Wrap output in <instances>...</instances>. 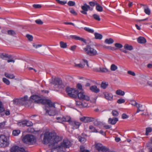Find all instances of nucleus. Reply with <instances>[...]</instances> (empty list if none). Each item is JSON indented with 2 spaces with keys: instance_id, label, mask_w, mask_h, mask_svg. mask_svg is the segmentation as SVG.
<instances>
[{
  "instance_id": "nucleus-1",
  "label": "nucleus",
  "mask_w": 152,
  "mask_h": 152,
  "mask_svg": "<svg viewBox=\"0 0 152 152\" xmlns=\"http://www.w3.org/2000/svg\"><path fill=\"white\" fill-rule=\"evenodd\" d=\"M59 136L54 134L48 132H46L44 135L43 142L45 144L49 143V147L52 148L56 147L54 146L56 144L61 140Z\"/></svg>"
},
{
  "instance_id": "nucleus-2",
  "label": "nucleus",
  "mask_w": 152,
  "mask_h": 152,
  "mask_svg": "<svg viewBox=\"0 0 152 152\" xmlns=\"http://www.w3.org/2000/svg\"><path fill=\"white\" fill-rule=\"evenodd\" d=\"M46 104L48 105L49 106L46 108V113L50 116L55 115L56 113V110L54 104L49 100Z\"/></svg>"
},
{
  "instance_id": "nucleus-3",
  "label": "nucleus",
  "mask_w": 152,
  "mask_h": 152,
  "mask_svg": "<svg viewBox=\"0 0 152 152\" xmlns=\"http://www.w3.org/2000/svg\"><path fill=\"white\" fill-rule=\"evenodd\" d=\"M22 141L25 143L31 145L36 143V140L33 135L31 134H27L23 137Z\"/></svg>"
},
{
  "instance_id": "nucleus-4",
  "label": "nucleus",
  "mask_w": 152,
  "mask_h": 152,
  "mask_svg": "<svg viewBox=\"0 0 152 152\" xmlns=\"http://www.w3.org/2000/svg\"><path fill=\"white\" fill-rule=\"evenodd\" d=\"M10 144L9 137L4 134L0 135V147L5 148L9 146Z\"/></svg>"
},
{
  "instance_id": "nucleus-5",
  "label": "nucleus",
  "mask_w": 152,
  "mask_h": 152,
  "mask_svg": "<svg viewBox=\"0 0 152 152\" xmlns=\"http://www.w3.org/2000/svg\"><path fill=\"white\" fill-rule=\"evenodd\" d=\"M86 54L90 56H94L98 54L96 50L89 45H87L83 48Z\"/></svg>"
},
{
  "instance_id": "nucleus-6",
  "label": "nucleus",
  "mask_w": 152,
  "mask_h": 152,
  "mask_svg": "<svg viewBox=\"0 0 152 152\" xmlns=\"http://www.w3.org/2000/svg\"><path fill=\"white\" fill-rule=\"evenodd\" d=\"M31 99L35 102L39 103H42L43 104H46V103L49 100V99H42L41 97L37 95H34L31 96Z\"/></svg>"
},
{
  "instance_id": "nucleus-7",
  "label": "nucleus",
  "mask_w": 152,
  "mask_h": 152,
  "mask_svg": "<svg viewBox=\"0 0 152 152\" xmlns=\"http://www.w3.org/2000/svg\"><path fill=\"white\" fill-rule=\"evenodd\" d=\"M66 91L69 96L74 98L77 97L78 91L76 89L68 87L66 89Z\"/></svg>"
},
{
  "instance_id": "nucleus-8",
  "label": "nucleus",
  "mask_w": 152,
  "mask_h": 152,
  "mask_svg": "<svg viewBox=\"0 0 152 152\" xmlns=\"http://www.w3.org/2000/svg\"><path fill=\"white\" fill-rule=\"evenodd\" d=\"M71 146V142L68 139H66L64 140L63 142L58 147L60 148L63 149L69 148Z\"/></svg>"
},
{
  "instance_id": "nucleus-9",
  "label": "nucleus",
  "mask_w": 152,
  "mask_h": 152,
  "mask_svg": "<svg viewBox=\"0 0 152 152\" xmlns=\"http://www.w3.org/2000/svg\"><path fill=\"white\" fill-rule=\"evenodd\" d=\"M83 5L81 6V8L82 10L80 11L83 14L87 15V12L89 10H92L93 9V8L87 5L86 3H84Z\"/></svg>"
},
{
  "instance_id": "nucleus-10",
  "label": "nucleus",
  "mask_w": 152,
  "mask_h": 152,
  "mask_svg": "<svg viewBox=\"0 0 152 152\" xmlns=\"http://www.w3.org/2000/svg\"><path fill=\"white\" fill-rule=\"evenodd\" d=\"M77 96L78 98L80 99H83L86 101H89L90 99L89 97L83 92H80L78 93V91Z\"/></svg>"
},
{
  "instance_id": "nucleus-11",
  "label": "nucleus",
  "mask_w": 152,
  "mask_h": 152,
  "mask_svg": "<svg viewBox=\"0 0 152 152\" xmlns=\"http://www.w3.org/2000/svg\"><path fill=\"white\" fill-rule=\"evenodd\" d=\"M10 152H26L24 149L20 148L18 146L15 145L12 146L11 148Z\"/></svg>"
},
{
  "instance_id": "nucleus-12",
  "label": "nucleus",
  "mask_w": 152,
  "mask_h": 152,
  "mask_svg": "<svg viewBox=\"0 0 152 152\" xmlns=\"http://www.w3.org/2000/svg\"><path fill=\"white\" fill-rule=\"evenodd\" d=\"M52 83L55 86L58 85L61 86V87H64V86L62 85V80L59 78H57L55 79L54 81L52 82Z\"/></svg>"
},
{
  "instance_id": "nucleus-13",
  "label": "nucleus",
  "mask_w": 152,
  "mask_h": 152,
  "mask_svg": "<svg viewBox=\"0 0 152 152\" xmlns=\"http://www.w3.org/2000/svg\"><path fill=\"white\" fill-rule=\"evenodd\" d=\"M94 118L93 117H83L80 118V120L85 123L89 122L94 121Z\"/></svg>"
},
{
  "instance_id": "nucleus-14",
  "label": "nucleus",
  "mask_w": 152,
  "mask_h": 152,
  "mask_svg": "<svg viewBox=\"0 0 152 152\" xmlns=\"http://www.w3.org/2000/svg\"><path fill=\"white\" fill-rule=\"evenodd\" d=\"M70 124L72 126L73 129H75L78 128L81 123L78 121H74L70 122Z\"/></svg>"
},
{
  "instance_id": "nucleus-15",
  "label": "nucleus",
  "mask_w": 152,
  "mask_h": 152,
  "mask_svg": "<svg viewBox=\"0 0 152 152\" xmlns=\"http://www.w3.org/2000/svg\"><path fill=\"white\" fill-rule=\"evenodd\" d=\"M70 38L72 39L80 41L84 43L86 42V40L85 39L83 38L80 37L76 35H72L70 36Z\"/></svg>"
},
{
  "instance_id": "nucleus-16",
  "label": "nucleus",
  "mask_w": 152,
  "mask_h": 152,
  "mask_svg": "<svg viewBox=\"0 0 152 152\" xmlns=\"http://www.w3.org/2000/svg\"><path fill=\"white\" fill-rule=\"evenodd\" d=\"M103 94L105 98L108 100H111L113 99V94L107 92L104 93Z\"/></svg>"
},
{
  "instance_id": "nucleus-17",
  "label": "nucleus",
  "mask_w": 152,
  "mask_h": 152,
  "mask_svg": "<svg viewBox=\"0 0 152 152\" xmlns=\"http://www.w3.org/2000/svg\"><path fill=\"white\" fill-rule=\"evenodd\" d=\"M118 119L117 118H110L108 119V122L109 124L112 125L115 124L118 121Z\"/></svg>"
},
{
  "instance_id": "nucleus-18",
  "label": "nucleus",
  "mask_w": 152,
  "mask_h": 152,
  "mask_svg": "<svg viewBox=\"0 0 152 152\" xmlns=\"http://www.w3.org/2000/svg\"><path fill=\"white\" fill-rule=\"evenodd\" d=\"M90 89L92 92L96 93L99 91V89L96 86H92L90 87Z\"/></svg>"
},
{
  "instance_id": "nucleus-19",
  "label": "nucleus",
  "mask_w": 152,
  "mask_h": 152,
  "mask_svg": "<svg viewBox=\"0 0 152 152\" xmlns=\"http://www.w3.org/2000/svg\"><path fill=\"white\" fill-rule=\"evenodd\" d=\"M21 124L24 126H31L33 125V124L31 121H23Z\"/></svg>"
},
{
  "instance_id": "nucleus-20",
  "label": "nucleus",
  "mask_w": 152,
  "mask_h": 152,
  "mask_svg": "<svg viewBox=\"0 0 152 152\" xmlns=\"http://www.w3.org/2000/svg\"><path fill=\"white\" fill-rule=\"evenodd\" d=\"M137 40L138 42L140 44L145 43L146 42L145 39L142 37H138L137 39Z\"/></svg>"
},
{
  "instance_id": "nucleus-21",
  "label": "nucleus",
  "mask_w": 152,
  "mask_h": 152,
  "mask_svg": "<svg viewBox=\"0 0 152 152\" xmlns=\"http://www.w3.org/2000/svg\"><path fill=\"white\" fill-rule=\"evenodd\" d=\"M136 107L137 108V110L136 113H139L140 111H142L144 110V109L142 108V105L141 104L137 103L136 105Z\"/></svg>"
},
{
  "instance_id": "nucleus-22",
  "label": "nucleus",
  "mask_w": 152,
  "mask_h": 152,
  "mask_svg": "<svg viewBox=\"0 0 152 152\" xmlns=\"http://www.w3.org/2000/svg\"><path fill=\"white\" fill-rule=\"evenodd\" d=\"M4 75L7 77L11 79H14L15 77L13 74H10L7 72L4 73Z\"/></svg>"
},
{
  "instance_id": "nucleus-23",
  "label": "nucleus",
  "mask_w": 152,
  "mask_h": 152,
  "mask_svg": "<svg viewBox=\"0 0 152 152\" xmlns=\"http://www.w3.org/2000/svg\"><path fill=\"white\" fill-rule=\"evenodd\" d=\"M85 66V64H83V62H81L79 64H75V66L76 67L80 68H83Z\"/></svg>"
},
{
  "instance_id": "nucleus-24",
  "label": "nucleus",
  "mask_w": 152,
  "mask_h": 152,
  "mask_svg": "<svg viewBox=\"0 0 152 152\" xmlns=\"http://www.w3.org/2000/svg\"><path fill=\"white\" fill-rule=\"evenodd\" d=\"M124 48L128 50H131L133 49V47L128 44H125L124 46Z\"/></svg>"
},
{
  "instance_id": "nucleus-25",
  "label": "nucleus",
  "mask_w": 152,
  "mask_h": 152,
  "mask_svg": "<svg viewBox=\"0 0 152 152\" xmlns=\"http://www.w3.org/2000/svg\"><path fill=\"white\" fill-rule=\"evenodd\" d=\"M94 36L95 38L96 39H101L102 38V35L98 33H95Z\"/></svg>"
},
{
  "instance_id": "nucleus-26",
  "label": "nucleus",
  "mask_w": 152,
  "mask_h": 152,
  "mask_svg": "<svg viewBox=\"0 0 152 152\" xmlns=\"http://www.w3.org/2000/svg\"><path fill=\"white\" fill-rule=\"evenodd\" d=\"M104 42L106 44H111L113 43L114 40L111 38L107 39L105 40Z\"/></svg>"
},
{
  "instance_id": "nucleus-27",
  "label": "nucleus",
  "mask_w": 152,
  "mask_h": 152,
  "mask_svg": "<svg viewBox=\"0 0 152 152\" xmlns=\"http://www.w3.org/2000/svg\"><path fill=\"white\" fill-rule=\"evenodd\" d=\"M60 47L63 48H66L67 47L66 43L63 41H61L60 42Z\"/></svg>"
},
{
  "instance_id": "nucleus-28",
  "label": "nucleus",
  "mask_w": 152,
  "mask_h": 152,
  "mask_svg": "<svg viewBox=\"0 0 152 152\" xmlns=\"http://www.w3.org/2000/svg\"><path fill=\"white\" fill-rule=\"evenodd\" d=\"M108 85V82H102L101 84V87L102 88L105 89L106 88Z\"/></svg>"
},
{
  "instance_id": "nucleus-29",
  "label": "nucleus",
  "mask_w": 152,
  "mask_h": 152,
  "mask_svg": "<svg viewBox=\"0 0 152 152\" xmlns=\"http://www.w3.org/2000/svg\"><path fill=\"white\" fill-rule=\"evenodd\" d=\"M144 11L145 12L147 15H149L151 14V10L147 6L144 8Z\"/></svg>"
},
{
  "instance_id": "nucleus-30",
  "label": "nucleus",
  "mask_w": 152,
  "mask_h": 152,
  "mask_svg": "<svg viewBox=\"0 0 152 152\" xmlns=\"http://www.w3.org/2000/svg\"><path fill=\"white\" fill-rule=\"evenodd\" d=\"M96 9L97 11L99 12H102L103 11V8L98 3L97 4L96 6Z\"/></svg>"
},
{
  "instance_id": "nucleus-31",
  "label": "nucleus",
  "mask_w": 152,
  "mask_h": 152,
  "mask_svg": "<svg viewBox=\"0 0 152 152\" xmlns=\"http://www.w3.org/2000/svg\"><path fill=\"white\" fill-rule=\"evenodd\" d=\"M116 93L117 94L121 96H124L125 92L121 90H118L116 91Z\"/></svg>"
},
{
  "instance_id": "nucleus-32",
  "label": "nucleus",
  "mask_w": 152,
  "mask_h": 152,
  "mask_svg": "<svg viewBox=\"0 0 152 152\" xmlns=\"http://www.w3.org/2000/svg\"><path fill=\"white\" fill-rule=\"evenodd\" d=\"M118 68V66L115 64H112L111 65L110 69L112 71H115Z\"/></svg>"
},
{
  "instance_id": "nucleus-33",
  "label": "nucleus",
  "mask_w": 152,
  "mask_h": 152,
  "mask_svg": "<svg viewBox=\"0 0 152 152\" xmlns=\"http://www.w3.org/2000/svg\"><path fill=\"white\" fill-rule=\"evenodd\" d=\"M84 29L88 32L93 33L94 32V31L93 29L89 28L88 27H85L84 28Z\"/></svg>"
},
{
  "instance_id": "nucleus-34",
  "label": "nucleus",
  "mask_w": 152,
  "mask_h": 152,
  "mask_svg": "<svg viewBox=\"0 0 152 152\" xmlns=\"http://www.w3.org/2000/svg\"><path fill=\"white\" fill-rule=\"evenodd\" d=\"M95 71L97 72H108V70L107 69L104 68H100L99 70H96Z\"/></svg>"
},
{
  "instance_id": "nucleus-35",
  "label": "nucleus",
  "mask_w": 152,
  "mask_h": 152,
  "mask_svg": "<svg viewBox=\"0 0 152 152\" xmlns=\"http://www.w3.org/2000/svg\"><path fill=\"white\" fill-rule=\"evenodd\" d=\"M89 129L91 130V132H98V131L94 127L92 126H89Z\"/></svg>"
},
{
  "instance_id": "nucleus-36",
  "label": "nucleus",
  "mask_w": 152,
  "mask_h": 152,
  "mask_svg": "<svg viewBox=\"0 0 152 152\" xmlns=\"http://www.w3.org/2000/svg\"><path fill=\"white\" fill-rule=\"evenodd\" d=\"M63 119L64 120V122H68L70 124V122L72 121L71 120V118L69 117L68 116H66L65 117H63Z\"/></svg>"
},
{
  "instance_id": "nucleus-37",
  "label": "nucleus",
  "mask_w": 152,
  "mask_h": 152,
  "mask_svg": "<svg viewBox=\"0 0 152 152\" xmlns=\"http://www.w3.org/2000/svg\"><path fill=\"white\" fill-rule=\"evenodd\" d=\"M147 146L149 147L150 150V152H152V138L151 140V142L147 144Z\"/></svg>"
},
{
  "instance_id": "nucleus-38",
  "label": "nucleus",
  "mask_w": 152,
  "mask_h": 152,
  "mask_svg": "<svg viewBox=\"0 0 152 152\" xmlns=\"http://www.w3.org/2000/svg\"><path fill=\"white\" fill-rule=\"evenodd\" d=\"M20 133V131L19 130H14L12 132V134L14 136H16L18 135Z\"/></svg>"
},
{
  "instance_id": "nucleus-39",
  "label": "nucleus",
  "mask_w": 152,
  "mask_h": 152,
  "mask_svg": "<svg viewBox=\"0 0 152 152\" xmlns=\"http://www.w3.org/2000/svg\"><path fill=\"white\" fill-rule=\"evenodd\" d=\"M80 152H90L88 150L85 149V147L83 146H80Z\"/></svg>"
},
{
  "instance_id": "nucleus-40",
  "label": "nucleus",
  "mask_w": 152,
  "mask_h": 152,
  "mask_svg": "<svg viewBox=\"0 0 152 152\" xmlns=\"http://www.w3.org/2000/svg\"><path fill=\"white\" fill-rule=\"evenodd\" d=\"M8 34L12 36H14L16 33L15 31L12 30H8L7 31Z\"/></svg>"
},
{
  "instance_id": "nucleus-41",
  "label": "nucleus",
  "mask_w": 152,
  "mask_h": 152,
  "mask_svg": "<svg viewBox=\"0 0 152 152\" xmlns=\"http://www.w3.org/2000/svg\"><path fill=\"white\" fill-rule=\"evenodd\" d=\"M152 131V128L151 127H148L146 128L145 134L147 135L149 133L151 132Z\"/></svg>"
},
{
  "instance_id": "nucleus-42",
  "label": "nucleus",
  "mask_w": 152,
  "mask_h": 152,
  "mask_svg": "<svg viewBox=\"0 0 152 152\" xmlns=\"http://www.w3.org/2000/svg\"><path fill=\"white\" fill-rule=\"evenodd\" d=\"M78 138L79 141L82 143H84L86 141V139L84 137H79Z\"/></svg>"
},
{
  "instance_id": "nucleus-43",
  "label": "nucleus",
  "mask_w": 152,
  "mask_h": 152,
  "mask_svg": "<svg viewBox=\"0 0 152 152\" xmlns=\"http://www.w3.org/2000/svg\"><path fill=\"white\" fill-rule=\"evenodd\" d=\"M94 124L95 125L98 126L100 125L101 124V122L99 121L98 119H95L94 121Z\"/></svg>"
},
{
  "instance_id": "nucleus-44",
  "label": "nucleus",
  "mask_w": 152,
  "mask_h": 152,
  "mask_svg": "<svg viewBox=\"0 0 152 152\" xmlns=\"http://www.w3.org/2000/svg\"><path fill=\"white\" fill-rule=\"evenodd\" d=\"M2 80L4 83L7 85H9L10 83V81L5 78H3Z\"/></svg>"
},
{
  "instance_id": "nucleus-45",
  "label": "nucleus",
  "mask_w": 152,
  "mask_h": 152,
  "mask_svg": "<svg viewBox=\"0 0 152 152\" xmlns=\"http://www.w3.org/2000/svg\"><path fill=\"white\" fill-rule=\"evenodd\" d=\"M0 57L2 59L5 60L6 58H8V56L7 54L2 53L1 54Z\"/></svg>"
},
{
  "instance_id": "nucleus-46",
  "label": "nucleus",
  "mask_w": 152,
  "mask_h": 152,
  "mask_svg": "<svg viewBox=\"0 0 152 152\" xmlns=\"http://www.w3.org/2000/svg\"><path fill=\"white\" fill-rule=\"evenodd\" d=\"M56 1L59 4L63 5L67 3V1H61L60 0H56Z\"/></svg>"
},
{
  "instance_id": "nucleus-47",
  "label": "nucleus",
  "mask_w": 152,
  "mask_h": 152,
  "mask_svg": "<svg viewBox=\"0 0 152 152\" xmlns=\"http://www.w3.org/2000/svg\"><path fill=\"white\" fill-rule=\"evenodd\" d=\"M93 16L94 18L97 20L99 21L101 20L99 16L96 14L93 15Z\"/></svg>"
},
{
  "instance_id": "nucleus-48",
  "label": "nucleus",
  "mask_w": 152,
  "mask_h": 152,
  "mask_svg": "<svg viewBox=\"0 0 152 152\" xmlns=\"http://www.w3.org/2000/svg\"><path fill=\"white\" fill-rule=\"evenodd\" d=\"M69 11L71 13L74 15H77V13L76 12L75 10L72 8L69 9Z\"/></svg>"
},
{
  "instance_id": "nucleus-49",
  "label": "nucleus",
  "mask_w": 152,
  "mask_h": 152,
  "mask_svg": "<svg viewBox=\"0 0 152 152\" xmlns=\"http://www.w3.org/2000/svg\"><path fill=\"white\" fill-rule=\"evenodd\" d=\"M89 5L92 7H94L96 5L97 3L96 1H90L89 2Z\"/></svg>"
},
{
  "instance_id": "nucleus-50",
  "label": "nucleus",
  "mask_w": 152,
  "mask_h": 152,
  "mask_svg": "<svg viewBox=\"0 0 152 152\" xmlns=\"http://www.w3.org/2000/svg\"><path fill=\"white\" fill-rule=\"evenodd\" d=\"M33 46L35 48H40L42 46V44H36L34 43L33 44Z\"/></svg>"
},
{
  "instance_id": "nucleus-51",
  "label": "nucleus",
  "mask_w": 152,
  "mask_h": 152,
  "mask_svg": "<svg viewBox=\"0 0 152 152\" xmlns=\"http://www.w3.org/2000/svg\"><path fill=\"white\" fill-rule=\"evenodd\" d=\"M125 101V100L124 99H120L118 100L117 102L119 104H121L124 103Z\"/></svg>"
},
{
  "instance_id": "nucleus-52",
  "label": "nucleus",
  "mask_w": 152,
  "mask_h": 152,
  "mask_svg": "<svg viewBox=\"0 0 152 152\" xmlns=\"http://www.w3.org/2000/svg\"><path fill=\"white\" fill-rule=\"evenodd\" d=\"M115 46L116 47L118 48H120L123 47V45L122 44L118 43H115Z\"/></svg>"
},
{
  "instance_id": "nucleus-53",
  "label": "nucleus",
  "mask_w": 152,
  "mask_h": 152,
  "mask_svg": "<svg viewBox=\"0 0 152 152\" xmlns=\"http://www.w3.org/2000/svg\"><path fill=\"white\" fill-rule=\"evenodd\" d=\"M67 4L69 6H73L75 5V3L74 1H69L68 2Z\"/></svg>"
},
{
  "instance_id": "nucleus-54",
  "label": "nucleus",
  "mask_w": 152,
  "mask_h": 152,
  "mask_svg": "<svg viewBox=\"0 0 152 152\" xmlns=\"http://www.w3.org/2000/svg\"><path fill=\"white\" fill-rule=\"evenodd\" d=\"M26 37L28 38V39L31 41L33 40V37L32 35L27 34L26 35Z\"/></svg>"
},
{
  "instance_id": "nucleus-55",
  "label": "nucleus",
  "mask_w": 152,
  "mask_h": 152,
  "mask_svg": "<svg viewBox=\"0 0 152 152\" xmlns=\"http://www.w3.org/2000/svg\"><path fill=\"white\" fill-rule=\"evenodd\" d=\"M112 115L114 116H117L118 115V112L116 110H113L112 111Z\"/></svg>"
},
{
  "instance_id": "nucleus-56",
  "label": "nucleus",
  "mask_w": 152,
  "mask_h": 152,
  "mask_svg": "<svg viewBox=\"0 0 152 152\" xmlns=\"http://www.w3.org/2000/svg\"><path fill=\"white\" fill-rule=\"evenodd\" d=\"M4 110V107L1 102L0 101V113L2 112Z\"/></svg>"
},
{
  "instance_id": "nucleus-57",
  "label": "nucleus",
  "mask_w": 152,
  "mask_h": 152,
  "mask_svg": "<svg viewBox=\"0 0 152 152\" xmlns=\"http://www.w3.org/2000/svg\"><path fill=\"white\" fill-rule=\"evenodd\" d=\"M35 22L37 24L42 25L43 24V22L40 19H37L35 20Z\"/></svg>"
},
{
  "instance_id": "nucleus-58",
  "label": "nucleus",
  "mask_w": 152,
  "mask_h": 152,
  "mask_svg": "<svg viewBox=\"0 0 152 152\" xmlns=\"http://www.w3.org/2000/svg\"><path fill=\"white\" fill-rule=\"evenodd\" d=\"M57 120L58 121V122L59 123H62L64 122V119H63V117H57L56 118Z\"/></svg>"
},
{
  "instance_id": "nucleus-59",
  "label": "nucleus",
  "mask_w": 152,
  "mask_h": 152,
  "mask_svg": "<svg viewBox=\"0 0 152 152\" xmlns=\"http://www.w3.org/2000/svg\"><path fill=\"white\" fill-rule=\"evenodd\" d=\"M127 73L133 76H135L136 75V74L134 72L131 71H128L127 72Z\"/></svg>"
},
{
  "instance_id": "nucleus-60",
  "label": "nucleus",
  "mask_w": 152,
  "mask_h": 152,
  "mask_svg": "<svg viewBox=\"0 0 152 152\" xmlns=\"http://www.w3.org/2000/svg\"><path fill=\"white\" fill-rule=\"evenodd\" d=\"M77 88L80 90H82V86L81 84L78 83L77 85Z\"/></svg>"
},
{
  "instance_id": "nucleus-61",
  "label": "nucleus",
  "mask_w": 152,
  "mask_h": 152,
  "mask_svg": "<svg viewBox=\"0 0 152 152\" xmlns=\"http://www.w3.org/2000/svg\"><path fill=\"white\" fill-rule=\"evenodd\" d=\"M33 7L35 8H40L41 6L39 4H34L33 5Z\"/></svg>"
},
{
  "instance_id": "nucleus-62",
  "label": "nucleus",
  "mask_w": 152,
  "mask_h": 152,
  "mask_svg": "<svg viewBox=\"0 0 152 152\" xmlns=\"http://www.w3.org/2000/svg\"><path fill=\"white\" fill-rule=\"evenodd\" d=\"M122 117L123 119H124L128 118L129 116L126 114L124 113L122 115Z\"/></svg>"
},
{
  "instance_id": "nucleus-63",
  "label": "nucleus",
  "mask_w": 152,
  "mask_h": 152,
  "mask_svg": "<svg viewBox=\"0 0 152 152\" xmlns=\"http://www.w3.org/2000/svg\"><path fill=\"white\" fill-rule=\"evenodd\" d=\"M137 103L135 101H132L130 102V104L133 106H136V105L137 104Z\"/></svg>"
},
{
  "instance_id": "nucleus-64",
  "label": "nucleus",
  "mask_w": 152,
  "mask_h": 152,
  "mask_svg": "<svg viewBox=\"0 0 152 152\" xmlns=\"http://www.w3.org/2000/svg\"><path fill=\"white\" fill-rule=\"evenodd\" d=\"M76 104L77 105H80L82 104V103L81 102L78 100H75Z\"/></svg>"
}]
</instances>
